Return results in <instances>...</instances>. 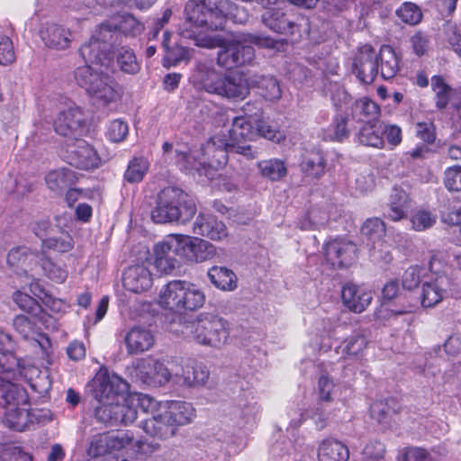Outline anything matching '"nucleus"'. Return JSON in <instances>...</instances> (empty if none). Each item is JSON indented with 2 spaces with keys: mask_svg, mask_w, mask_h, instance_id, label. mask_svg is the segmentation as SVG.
Instances as JSON below:
<instances>
[{
  "mask_svg": "<svg viewBox=\"0 0 461 461\" xmlns=\"http://www.w3.org/2000/svg\"><path fill=\"white\" fill-rule=\"evenodd\" d=\"M232 5L228 0L189 1L185 7V22L179 28V34L194 41L199 47L220 48L217 64L227 69L251 65L255 59V50L247 33H238L231 38L208 36L206 31H218L224 27L227 20L243 24L249 20L244 8Z\"/></svg>",
  "mask_w": 461,
  "mask_h": 461,
  "instance_id": "nucleus-1",
  "label": "nucleus"
},
{
  "mask_svg": "<svg viewBox=\"0 0 461 461\" xmlns=\"http://www.w3.org/2000/svg\"><path fill=\"white\" fill-rule=\"evenodd\" d=\"M144 24L131 14L113 16L96 26L89 41L79 50L80 56L92 63L108 66L112 62L111 46L114 35L119 32L135 38L144 31Z\"/></svg>",
  "mask_w": 461,
  "mask_h": 461,
  "instance_id": "nucleus-2",
  "label": "nucleus"
},
{
  "mask_svg": "<svg viewBox=\"0 0 461 461\" xmlns=\"http://www.w3.org/2000/svg\"><path fill=\"white\" fill-rule=\"evenodd\" d=\"M250 116H237L231 126L213 135L203 146V156H208V168L218 169L228 162V153L236 152L248 158L254 154L250 146H240L241 142L252 140L255 136Z\"/></svg>",
  "mask_w": 461,
  "mask_h": 461,
  "instance_id": "nucleus-3",
  "label": "nucleus"
},
{
  "mask_svg": "<svg viewBox=\"0 0 461 461\" xmlns=\"http://www.w3.org/2000/svg\"><path fill=\"white\" fill-rule=\"evenodd\" d=\"M86 65L77 68L75 80L87 94L103 105H108L120 100L122 90L119 84L104 69L110 64L102 66L83 59Z\"/></svg>",
  "mask_w": 461,
  "mask_h": 461,
  "instance_id": "nucleus-4",
  "label": "nucleus"
},
{
  "mask_svg": "<svg viewBox=\"0 0 461 461\" xmlns=\"http://www.w3.org/2000/svg\"><path fill=\"white\" fill-rule=\"evenodd\" d=\"M195 212L196 206L191 196L178 187L167 186L158 193L156 206L151 211V219L156 223H185Z\"/></svg>",
  "mask_w": 461,
  "mask_h": 461,
  "instance_id": "nucleus-5",
  "label": "nucleus"
},
{
  "mask_svg": "<svg viewBox=\"0 0 461 461\" xmlns=\"http://www.w3.org/2000/svg\"><path fill=\"white\" fill-rule=\"evenodd\" d=\"M205 300V293L198 285L186 280H172L161 288L158 303L165 309L182 313L201 309Z\"/></svg>",
  "mask_w": 461,
  "mask_h": 461,
  "instance_id": "nucleus-6",
  "label": "nucleus"
},
{
  "mask_svg": "<svg viewBox=\"0 0 461 461\" xmlns=\"http://www.w3.org/2000/svg\"><path fill=\"white\" fill-rule=\"evenodd\" d=\"M189 336L195 343L221 349L230 339V323L212 312L199 313L189 324Z\"/></svg>",
  "mask_w": 461,
  "mask_h": 461,
  "instance_id": "nucleus-7",
  "label": "nucleus"
},
{
  "mask_svg": "<svg viewBox=\"0 0 461 461\" xmlns=\"http://www.w3.org/2000/svg\"><path fill=\"white\" fill-rule=\"evenodd\" d=\"M446 255L436 253L429 260L431 276L422 283L420 303L423 307H434L439 303L447 294L448 278L446 276Z\"/></svg>",
  "mask_w": 461,
  "mask_h": 461,
  "instance_id": "nucleus-8",
  "label": "nucleus"
},
{
  "mask_svg": "<svg viewBox=\"0 0 461 461\" xmlns=\"http://www.w3.org/2000/svg\"><path fill=\"white\" fill-rule=\"evenodd\" d=\"M93 395L98 405L109 404L128 392L129 384L121 376L100 368L92 380Z\"/></svg>",
  "mask_w": 461,
  "mask_h": 461,
  "instance_id": "nucleus-9",
  "label": "nucleus"
},
{
  "mask_svg": "<svg viewBox=\"0 0 461 461\" xmlns=\"http://www.w3.org/2000/svg\"><path fill=\"white\" fill-rule=\"evenodd\" d=\"M131 375L140 383L151 387L163 386L173 377L163 361L151 357L134 361Z\"/></svg>",
  "mask_w": 461,
  "mask_h": 461,
  "instance_id": "nucleus-10",
  "label": "nucleus"
},
{
  "mask_svg": "<svg viewBox=\"0 0 461 461\" xmlns=\"http://www.w3.org/2000/svg\"><path fill=\"white\" fill-rule=\"evenodd\" d=\"M95 414L98 420L111 425L132 423L137 419V409L130 403L129 394H122L109 404L97 405Z\"/></svg>",
  "mask_w": 461,
  "mask_h": 461,
  "instance_id": "nucleus-11",
  "label": "nucleus"
},
{
  "mask_svg": "<svg viewBox=\"0 0 461 461\" xmlns=\"http://www.w3.org/2000/svg\"><path fill=\"white\" fill-rule=\"evenodd\" d=\"M55 131L71 140L85 136L88 131L86 116L77 106H69L60 111L53 122Z\"/></svg>",
  "mask_w": 461,
  "mask_h": 461,
  "instance_id": "nucleus-12",
  "label": "nucleus"
},
{
  "mask_svg": "<svg viewBox=\"0 0 461 461\" xmlns=\"http://www.w3.org/2000/svg\"><path fill=\"white\" fill-rule=\"evenodd\" d=\"M178 257L190 263H202L213 258L217 249L207 240L196 237L175 234Z\"/></svg>",
  "mask_w": 461,
  "mask_h": 461,
  "instance_id": "nucleus-13",
  "label": "nucleus"
},
{
  "mask_svg": "<svg viewBox=\"0 0 461 461\" xmlns=\"http://www.w3.org/2000/svg\"><path fill=\"white\" fill-rule=\"evenodd\" d=\"M20 373L14 377H8L5 368L0 369V406L8 411L10 405L14 407L30 402L27 392L19 384L14 383L20 377H27L26 368L19 365Z\"/></svg>",
  "mask_w": 461,
  "mask_h": 461,
  "instance_id": "nucleus-14",
  "label": "nucleus"
},
{
  "mask_svg": "<svg viewBox=\"0 0 461 461\" xmlns=\"http://www.w3.org/2000/svg\"><path fill=\"white\" fill-rule=\"evenodd\" d=\"M162 150L167 159L174 160L183 170L202 174V169L206 170L208 167V156H203V147L201 149L187 152L179 149H173L171 143L165 142Z\"/></svg>",
  "mask_w": 461,
  "mask_h": 461,
  "instance_id": "nucleus-15",
  "label": "nucleus"
},
{
  "mask_svg": "<svg viewBox=\"0 0 461 461\" xmlns=\"http://www.w3.org/2000/svg\"><path fill=\"white\" fill-rule=\"evenodd\" d=\"M153 265L161 274H171L178 267L179 263L176 258L178 257V249L175 234L157 243L153 248Z\"/></svg>",
  "mask_w": 461,
  "mask_h": 461,
  "instance_id": "nucleus-16",
  "label": "nucleus"
},
{
  "mask_svg": "<svg viewBox=\"0 0 461 461\" xmlns=\"http://www.w3.org/2000/svg\"><path fill=\"white\" fill-rule=\"evenodd\" d=\"M223 73L211 63L199 62L190 76L191 84L198 90L217 95Z\"/></svg>",
  "mask_w": 461,
  "mask_h": 461,
  "instance_id": "nucleus-17",
  "label": "nucleus"
},
{
  "mask_svg": "<svg viewBox=\"0 0 461 461\" xmlns=\"http://www.w3.org/2000/svg\"><path fill=\"white\" fill-rule=\"evenodd\" d=\"M377 53L370 45L359 48L353 62V72L365 84H371L378 74Z\"/></svg>",
  "mask_w": 461,
  "mask_h": 461,
  "instance_id": "nucleus-18",
  "label": "nucleus"
},
{
  "mask_svg": "<svg viewBox=\"0 0 461 461\" xmlns=\"http://www.w3.org/2000/svg\"><path fill=\"white\" fill-rule=\"evenodd\" d=\"M250 89L251 76L248 77L244 72L223 74L217 95L229 100H244Z\"/></svg>",
  "mask_w": 461,
  "mask_h": 461,
  "instance_id": "nucleus-19",
  "label": "nucleus"
},
{
  "mask_svg": "<svg viewBox=\"0 0 461 461\" xmlns=\"http://www.w3.org/2000/svg\"><path fill=\"white\" fill-rule=\"evenodd\" d=\"M324 256L332 267H348L357 258V246L345 240H333L325 245Z\"/></svg>",
  "mask_w": 461,
  "mask_h": 461,
  "instance_id": "nucleus-20",
  "label": "nucleus"
},
{
  "mask_svg": "<svg viewBox=\"0 0 461 461\" xmlns=\"http://www.w3.org/2000/svg\"><path fill=\"white\" fill-rule=\"evenodd\" d=\"M14 330L26 340L31 341L32 346L40 349L42 357H48L51 344L50 339L40 332L34 322L24 315H17L13 322Z\"/></svg>",
  "mask_w": 461,
  "mask_h": 461,
  "instance_id": "nucleus-21",
  "label": "nucleus"
},
{
  "mask_svg": "<svg viewBox=\"0 0 461 461\" xmlns=\"http://www.w3.org/2000/svg\"><path fill=\"white\" fill-rule=\"evenodd\" d=\"M41 254L31 250L26 246L12 249L7 255V263L18 275L36 272Z\"/></svg>",
  "mask_w": 461,
  "mask_h": 461,
  "instance_id": "nucleus-22",
  "label": "nucleus"
},
{
  "mask_svg": "<svg viewBox=\"0 0 461 461\" xmlns=\"http://www.w3.org/2000/svg\"><path fill=\"white\" fill-rule=\"evenodd\" d=\"M40 36L44 45L51 50H65L73 41L72 32L64 25L47 23L40 30Z\"/></svg>",
  "mask_w": 461,
  "mask_h": 461,
  "instance_id": "nucleus-23",
  "label": "nucleus"
},
{
  "mask_svg": "<svg viewBox=\"0 0 461 461\" xmlns=\"http://www.w3.org/2000/svg\"><path fill=\"white\" fill-rule=\"evenodd\" d=\"M164 409L159 405L156 414L141 422L142 429L149 436L158 439L172 438L176 432L175 423L167 417Z\"/></svg>",
  "mask_w": 461,
  "mask_h": 461,
  "instance_id": "nucleus-24",
  "label": "nucleus"
},
{
  "mask_svg": "<svg viewBox=\"0 0 461 461\" xmlns=\"http://www.w3.org/2000/svg\"><path fill=\"white\" fill-rule=\"evenodd\" d=\"M341 299L343 304L349 311L360 313L371 303L373 296L368 289L353 283H348L342 287Z\"/></svg>",
  "mask_w": 461,
  "mask_h": 461,
  "instance_id": "nucleus-25",
  "label": "nucleus"
},
{
  "mask_svg": "<svg viewBox=\"0 0 461 461\" xmlns=\"http://www.w3.org/2000/svg\"><path fill=\"white\" fill-rule=\"evenodd\" d=\"M74 140L76 145L69 147L68 150L70 164L86 170L97 167L100 165V158L96 150L81 138Z\"/></svg>",
  "mask_w": 461,
  "mask_h": 461,
  "instance_id": "nucleus-26",
  "label": "nucleus"
},
{
  "mask_svg": "<svg viewBox=\"0 0 461 461\" xmlns=\"http://www.w3.org/2000/svg\"><path fill=\"white\" fill-rule=\"evenodd\" d=\"M194 233L220 241L228 236L225 224L212 214L200 213L193 226Z\"/></svg>",
  "mask_w": 461,
  "mask_h": 461,
  "instance_id": "nucleus-27",
  "label": "nucleus"
},
{
  "mask_svg": "<svg viewBox=\"0 0 461 461\" xmlns=\"http://www.w3.org/2000/svg\"><path fill=\"white\" fill-rule=\"evenodd\" d=\"M209 375L210 372L205 365L194 362L185 366L181 375L175 374L173 379L176 384L187 387H199L205 385Z\"/></svg>",
  "mask_w": 461,
  "mask_h": 461,
  "instance_id": "nucleus-28",
  "label": "nucleus"
},
{
  "mask_svg": "<svg viewBox=\"0 0 461 461\" xmlns=\"http://www.w3.org/2000/svg\"><path fill=\"white\" fill-rule=\"evenodd\" d=\"M151 285V273L143 265L130 267L123 274V286L132 293L147 291Z\"/></svg>",
  "mask_w": 461,
  "mask_h": 461,
  "instance_id": "nucleus-29",
  "label": "nucleus"
},
{
  "mask_svg": "<svg viewBox=\"0 0 461 461\" xmlns=\"http://www.w3.org/2000/svg\"><path fill=\"white\" fill-rule=\"evenodd\" d=\"M154 341L151 331L140 326L131 328L124 337L127 352L131 355L140 354L150 349Z\"/></svg>",
  "mask_w": 461,
  "mask_h": 461,
  "instance_id": "nucleus-30",
  "label": "nucleus"
},
{
  "mask_svg": "<svg viewBox=\"0 0 461 461\" xmlns=\"http://www.w3.org/2000/svg\"><path fill=\"white\" fill-rule=\"evenodd\" d=\"M348 447L342 441L329 438L323 439L318 445V461H348Z\"/></svg>",
  "mask_w": 461,
  "mask_h": 461,
  "instance_id": "nucleus-31",
  "label": "nucleus"
},
{
  "mask_svg": "<svg viewBox=\"0 0 461 461\" xmlns=\"http://www.w3.org/2000/svg\"><path fill=\"white\" fill-rule=\"evenodd\" d=\"M34 415L31 412V403L14 407L10 405L5 411V424L14 430L23 431L33 422Z\"/></svg>",
  "mask_w": 461,
  "mask_h": 461,
  "instance_id": "nucleus-32",
  "label": "nucleus"
},
{
  "mask_svg": "<svg viewBox=\"0 0 461 461\" xmlns=\"http://www.w3.org/2000/svg\"><path fill=\"white\" fill-rule=\"evenodd\" d=\"M207 276L212 285L221 291L232 292L238 287L236 274L226 267H212L207 272Z\"/></svg>",
  "mask_w": 461,
  "mask_h": 461,
  "instance_id": "nucleus-33",
  "label": "nucleus"
},
{
  "mask_svg": "<svg viewBox=\"0 0 461 461\" xmlns=\"http://www.w3.org/2000/svg\"><path fill=\"white\" fill-rule=\"evenodd\" d=\"M378 58V69L384 79L393 78L400 70V58L395 50L388 45L381 47Z\"/></svg>",
  "mask_w": 461,
  "mask_h": 461,
  "instance_id": "nucleus-34",
  "label": "nucleus"
},
{
  "mask_svg": "<svg viewBox=\"0 0 461 461\" xmlns=\"http://www.w3.org/2000/svg\"><path fill=\"white\" fill-rule=\"evenodd\" d=\"M161 407L167 413L166 417L175 423L176 429L189 423L194 417V409L188 402L174 401L164 403Z\"/></svg>",
  "mask_w": 461,
  "mask_h": 461,
  "instance_id": "nucleus-35",
  "label": "nucleus"
},
{
  "mask_svg": "<svg viewBox=\"0 0 461 461\" xmlns=\"http://www.w3.org/2000/svg\"><path fill=\"white\" fill-rule=\"evenodd\" d=\"M10 345V336L0 330V369L5 368L8 377H14L20 373L19 365L22 364V359L8 350Z\"/></svg>",
  "mask_w": 461,
  "mask_h": 461,
  "instance_id": "nucleus-36",
  "label": "nucleus"
},
{
  "mask_svg": "<svg viewBox=\"0 0 461 461\" xmlns=\"http://www.w3.org/2000/svg\"><path fill=\"white\" fill-rule=\"evenodd\" d=\"M262 22L272 31L278 33H293L294 23L283 10L279 8H268L262 14Z\"/></svg>",
  "mask_w": 461,
  "mask_h": 461,
  "instance_id": "nucleus-37",
  "label": "nucleus"
},
{
  "mask_svg": "<svg viewBox=\"0 0 461 461\" xmlns=\"http://www.w3.org/2000/svg\"><path fill=\"white\" fill-rule=\"evenodd\" d=\"M409 207L410 197L408 194L403 190L395 189L390 196L385 216L393 221H401L406 217Z\"/></svg>",
  "mask_w": 461,
  "mask_h": 461,
  "instance_id": "nucleus-38",
  "label": "nucleus"
},
{
  "mask_svg": "<svg viewBox=\"0 0 461 461\" xmlns=\"http://www.w3.org/2000/svg\"><path fill=\"white\" fill-rule=\"evenodd\" d=\"M257 87L267 100L274 101L281 97V89L277 80L272 76L251 75V88Z\"/></svg>",
  "mask_w": 461,
  "mask_h": 461,
  "instance_id": "nucleus-39",
  "label": "nucleus"
},
{
  "mask_svg": "<svg viewBox=\"0 0 461 461\" xmlns=\"http://www.w3.org/2000/svg\"><path fill=\"white\" fill-rule=\"evenodd\" d=\"M73 247V238L68 232L58 228L51 230V235L48 239L43 240L41 246L42 252L47 249H52L59 253L68 252ZM41 255H43V253H41Z\"/></svg>",
  "mask_w": 461,
  "mask_h": 461,
  "instance_id": "nucleus-40",
  "label": "nucleus"
},
{
  "mask_svg": "<svg viewBox=\"0 0 461 461\" xmlns=\"http://www.w3.org/2000/svg\"><path fill=\"white\" fill-rule=\"evenodd\" d=\"M22 366L26 368L27 377L24 378L28 380L32 389L42 396L48 393L51 387L48 372L40 371L33 366H26L23 360Z\"/></svg>",
  "mask_w": 461,
  "mask_h": 461,
  "instance_id": "nucleus-41",
  "label": "nucleus"
},
{
  "mask_svg": "<svg viewBox=\"0 0 461 461\" xmlns=\"http://www.w3.org/2000/svg\"><path fill=\"white\" fill-rule=\"evenodd\" d=\"M361 234L373 244V248L382 246L383 239L386 234L384 222L380 218H369L361 227Z\"/></svg>",
  "mask_w": 461,
  "mask_h": 461,
  "instance_id": "nucleus-42",
  "label": "nucleus"
},
{
  "mask_svg": "<svg viewBox=\"0 0 461 461\" xmlns=\"http://www.w3.org/2000/svg\"><path fill=\"white\" fill-rule=\"evenodd\" d=\"M431 88L435 95L436 107L439 110L447 108L455 95V90L440 76L432 77Z\"/></svg>",
  "mask_w": 461,
  "mask_h": 461,
  "instance_id": "nucleus-43",
  "label": "nucleus"
},
{
  "mask_svg": "<svg viewBox=\"0 0 461 461\" xmlns=\"http://www.w3.org/2000/svg\"><path fill=\"white\" fill-rule=\"evenodd\" d=\"M382 127L371 123L364 124L357 135V141L365 146L382 149L384 147V141L382 137Z\"/></svg>",
  "mask_w": 461,
  "mask_h": 461,
  "instance_id": "nucleus-44",
  "label": "nucleus"
},
{
  "mask_svg": "<svg viewBox=\"0 0 461 461\" xmlns=\"http://www.w3.org/2000/svg\"><path fill=\"white\" fill-rule=\"evenodd\" d=\"M116 62L120 70L129 75H136L141 68L133 50L126 46L117 50Z\"/></svg>",
  "mask_w": 461,
  "mask_h": 461,
  "instance_id": "nucleus-45",
  "label": "nucleus"
},
{
  "mask_svg": "<svg viewBox=\"0 0 461 461\" xmlns=\"http://www.w3.org/2000/svg\"><path fill=\"white\" fill-rule=\"evenodd\" d=\"M170 36L171 34L167 31H166L163 34L162 45L166 50L164 58L165 67L176 66L179 62L190 59V50L188 49L180 46L172 48L169 46Z\"/></svg>",
  "mask_w": 461,
  "mask_h": 461,
  "instance_id": "nucleus-46",
  "label": "nucleus"
},
{
  "mask_svg": "<svg viewBox=\"0 0 461 461\" xmlns=\"http://www.w3.org/2000/svg\"><path fill=\"white\" fill-rule=\"evenodd\" d=\"M72 180V172L67 168L52 170L45 177L48 188L57 194L67 189L71 185Z\"/></svg>",
  "mask_w": 461,
  "mask_h": 461,
  "instance_id": "nucleus-47",
  "label": "nucleus"
},
{
  "mask_svg": "<svg viewBox=\"0 0 461 461\" xmlns=\"http://www.w3.org/2000/svg\"><path fill=\"white\" fill-rule=\"evenodd\" d=\"M258 167L262 176L271 181L281 180L287 174L285 162L278 158L262 160L258 164Z\"/></svg>",
  "mask_w": 461,
  "mask_h": 461,
  "instance_id": "nucleus-48",
  "label": "nucleus"
},
{
  "mask_svg": "<svg viewBox=\"0 0 461 461\" xmlns=\"http://www.w3.org/2000/svg\"><path fill=\"white\" fill-rule=\"evenodd\" d=\"M379 113V106L366 97L357 100L353 106V117L360 122H372L378 116Z\"/></svg>",
  "mask_w": 461,
  "mask_h": 461,
  "instance_id": "nucleus-49",
  "label": "nucleus"
},
{
  "mask_svg": "<svg viewBox=\"0 0 461 461\" xmlns=\"http://www.w3.org/2000/svg\"><path fill=\"white\" fill-rule=\"evenodd\" d=\"M149 168V163L143 157L133 158L130 160L124 173V179L129 183H139L142 181Z\"/></svg>",
  "mask_w": 461,
  "mask_h": 461,
  "instance_id": "nucleus-50",
  "label": "nucleus"
},
{
  "mask_svg": "<svg viewBox=\"0 0 461 461\" xmlns=\"http://www.w3.org/2000/svg\"><path fill=\"white\" fill-rule=\"evenodd\" d=\"M40 266L44 275L55 283L62 284L68 278V273L64 267L56 264L43 255L41 258Z\"/></svg>",
  "mask_w": 461,
  "mask_h": 461,
  "instance_id": "nucleus-51",
  "label": "nucleus"
},
{
  "mask_svg": "<svg viewBox=\"0 0 461 461\" xmlns=\"http://www.w3.org/2000/svg\"><path fill=\"white\" fill-rule=\"evenodd\" d=\"M437 221V215L429 211L419 209L410 216L411 229L415 231H424L431 228Z\"/></svg>",
  "mask_w": 461,
  "mask_h": 461,
  "instance_id": "nucleus-52",
  "label": "nucleus"
},
{
  "mask_svg": "<svg viewBox=\"0 0 461 461\" xmlns=\"http://www.w3.org/2000/svg\"><path fill=\"white\" fill-rule=\"evenodd\" d=\"M326 161L321 152H312L302 163V169L311 176L319 177L325 170Z\"/></svg>",
  "mask_w": 461,
  "mask_h": 461,
  "instance_id": "nucleus-53",
  "label": "nucleus"
},
{
  "mask_svg": "<svg viewBox=\"0 0 461 461\" xmlns=\"http://www.w3.org/2000/svg\"><path fill=\"white\" fill-rule=\"evenodd\" d=\"M129 401L133 409H137V413L139 411L144 413L150 412L151 416L157 413L160 405L149 395L143 393H129Z\"/></svg>",
  "mask_w": 461,
  "mask_h": 461,
  "instance_id": "nucleus-54",
  "label": "nucleus"
},
{
  "mask_svg": "<svg viewBox=\"0 0 461 461\" xmlns=\"http://www.w3.org/2000/svg\"><path fill=\"white\" fill-rule=\"evenodd\" d=\"M367 346L365 336L356 333L347 338L342 344V352L348 357H357L362 355Z\"/></svg>",
  "mask_w": 461,
  "mask_h": 461,
  "instance_id": "nucleus-55",
  "label": "nucleus"
},
{
  "mask_svg": "<svg viewBox=\"0 0 461 461\" xmlns=\"http://www.w3.org/2000/svg\"><path fill=\"white\" fill-rule=\"evenodd\" d=\"M111 453V432L95 435L90 442L88 454L100 456Z\"/></svg>",
  "mask_w": 461,
  "mask_h": 461,
  "instance_id": "nucleus-56",
  "label": "nucleus"
},
{
  "mask_svg": "<svg viewBox=\"0 0 461 461\" xmlns=\"http://www.w3.org/2000/svg\"><path fill=\"white\" fill-rule=\"evenodd\" d=\"M426 269L418 266H412L407 268L402 277V286L405 289L411 290L425 279Z\"/></svg>",
  "mask_w": 461,
  "mask_h": 461,
  "instance_id": "nucleus-57",
  "label": "nucleus"
},
{
  "mask_svg": "<svg viewBox=\"0 0 461 461\" xmlns=\"http://www.w3.org/2000/svg\"><path fill=\"white\" fill-rule=\"evenodd\" d=\"M0 461H32L31 456L13 443L0 445Z\"/></svg>",
  "mask_w": 461,
  "mask_h": 461,
  "instance_id": "nucleus-58",
  "label": "nucleus"
},
{
  "mask_svg": "<svg viewBox=\"0 0 461 461\" xmlns=\"http://www.w3.org/2000/svg\"><path fill=\"white\" fill-rule=\"evenodd\" d=\"M335 389L336 384L333 377L330 376L328 373L321 374L317 384V391L320 400L322 402H331L332 394L334 393Z\"/></svg>",
  "mask_w": 461,
  "mask_h": 461,
  "instance_id": "nucleus-59",
  "label": "nucleus"
},
{
  "mask_svg": "<svg viewBox=\"0 0 461 461\" xmlns=\"http://www.w3.org/2000/svg\"><path fill=\"white\" fill-rule=\"evenodd\" d=\"M396 14L403 23L411 25L419 23L422 17L420 8L412 3L402 4Z\"/></svg>",
  "mask_w": 461,
  "mask_h": 461,
  "instance_id": "nucleus-60",
  "label": "nucleus"
},
{
  "mask_svg": "<svg viewBox=\"0 0 461 461\" xmlns=\"http://www.w3.org/2000/svg\"><path fill=\"white\" fill-rule=\"evenodd\" d=\"M133 434L127 431L111 432V453L125 448H133Z\"/></svg>",
  "mask_w": 461,
  "mask_h": 461,
  "instance_id": "nucleus-61",
  "label": "nucleus"
},
{
  "mask_svg": "<svg viewBox=\"0 0 461 461\" xmlns=\"http://www.w3.org/2000/svg\"><path fill=\"white\" fill-rule=\"evenodd\" d=\"M129 132V126L126 122L117 119L112 121L108 127L106 135L113 142H121L125 140Z\"/></svg>",
  "mask_w": 461,
  "mask_h": 461,
  "instance_id": "nucleus-62",
  "label": "nucleus"
},
{
  "mask_svg": "<svg viewBox=\"0 0 461 461\" xmlns=\"http://www.w3.org/2000/svg\"><path fill=\"white\" fill-rule=\"evenodd\" d=\"M445 187L451 192H461V167L453 166L444 172Z\"/></svg>",
  "mask_w": 461,
  "mask_h": 461,
  "instance_id": "nucleus-63",
  "label": "nucleus"
},
{
  "mask_svg": "<svg viewBox=\"0 0 461 461\" xmlns=\"http://www.w3.org/2000/svg\"><path fill=\"white\" fill-rule=\"evenodd\" d=\"M411 311L412 305L410 303L404 304L401 308L389 304H383L381 308L376 312V317L381 321H389L399 315L411 312Z\"/></svg>",
  "mask_w": 461,
  "mask_h": 461,
  "instance_id": "nucleus-64",
  "label": "nucleus"
}]
</instances>
